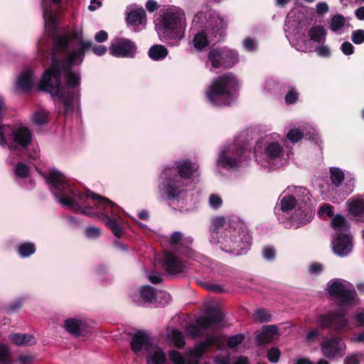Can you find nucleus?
Returning <instances> with one entry per match:
<instances>
[{
  "mask_svg": "<svg viewBox=\"0 0 364 364\" xmlns=\"http://www.w3.org/2000/svg\"><path fill=\"white\" fill-rule=\"evenodd\" d=\"M60 1L61 0H52L53 8L48 6L46 1H43L42 4L45 26L50 34H53L56 28L57 9L58 8V4Z\"/></svg>",
  "mask_w": 364,
  "mask_h": 364,
  "instance_id": "6ab92c4d",
  "label": "nucleus"
},
{
  "mask_svg": "<svg viewBox=\"0 0 364 364\" xmlns=\"http://www.w3.org/2000/svg\"><path fill=\"white\" fill-rule=\"evenodd\" d=\"M298 99V94L293 90H290L285 97V101L287 104H293Z\"/></svg>",
  "mask_w": 364,
  "mask_h": 364,
  "instance_id": "e2e57ef3",
  "label": "nucleus"
},
{
  "mask_svg": "<svg viewBox=\"0 0 364 364\" xmlns=\"http://www.w3.org/2000/svg\"><path fill=\"white\" fill-rule=\"evenodd\" d=\"M226 25L220 15L215 11L208 9L196 14L193 19L191 30L195 31L193 45L196 50L200 51L205 48L211 41V37L223 29Z\"/></svg>",
  "mask_w": 364,
  "mask_h": 364,
  "instance_id": "39448f33",
  "label": "nucleus"
},
{
  "mask_svg": "<svg viewBox=\"0 0 364 364\" xmlns=\"http://www.w3.org/2000/svg\"><path fill=\"white\" fill-rule=\"evenodd\" d=\"M171 243L174 245L178 244L187 245L192 243V239L191 237L183 238L181 232H176L171 235Z\"/></svg>",
  "mask_w": 364,
  "mask_h": 364,
  "instance_id": "4c0bfd02",
  "label": "nucleus"
},
{
  "mask_svg": "<svg viewBox=\"0 0 364 364\" xmlns=\"http://www.w3.org/2000/svg\"><path fill=\"white\" fill-rule=\"evenodd\" d=\"M295 46L298 50L303 51V52H306L309 49L306 41H299L296 38Z\"/></svg>",
  "mask_w": 364,
  "mask_h": 364,
  "instance_id": "338daca9",
  "label": "nucleus"
},
{
  "mask_svg": "<svg viewBox=\"0 0 364 364\" xmlns=\"http://www.w3.org/2000/svg\"><path fill=\"white\" fill-rule=\"evenodd\" d=\"M279 336L278 328L275 325L264 326L257 335L256 339L259 345L266 344Z\"/></svg>",
  "mask_w": 364,
  "mask_h": 364,
  "instance_id": "b1692460",
  "label": "nucleus"
},
{
  "mask_svg": "<svg viewBox=\"0 0 364 364\" xmlns=\"http://www.w3.org/2000/svg\"><path fill=\"white\" fill-rule=\"evenodd\" d=\"M242 46L246 50L252 52L257 49V43L254 39L246 38L243 41Z\"/></svg>",
  "mask_w": 364,
  "mask_h": 364,
  "instance_id": "8fccbe9b",
  "label": "nucleus"
},
{
  "mask_svg": "<svg viewBox=\"0 0 364 364\" xmlns=\"http://www.w3.org/2000/svg\"><path fill=\"white\" fill-rule=\"evenodd\" d=\"M85 234L90 239H95L100 236L101 230L99 228L90 226L85 230Z\"/></svg>",
  "mask_w": 364,
  "mask_h": 364,
  "instance_id": "de8ad7c7",
  "label": "nucleus"
},
{
  "mask_svg": "<svg viewBox=\"0 0 364 364\" xmlns=\"http://www.w3.org/2000/svg\"><path fill=\"white\" fill-rule=\"evenodd\" d=\"M238 89V80L231 73H227L215 78L205 92L210 103L214 106L229 105L235 97Z\"/></svg>",
  "mask_w": 364,
  "mask_h": 364,
  "instance_id": "0eeeda50",
  "label": "nucleus"
},
{
  "mask_svg": "<svg viewBox=\"0 0 364 364\" xmlns=\"http://www.w3.org/2000/svg\"><path fill=\"white\" fill-rule=\"evenodd\" d=\"M244 339V336L242 334H237L231 336L228 339V345L230 348H233L242 343Z\"/></svg>",
  "mask_w": 364,
  "mask_h": 364,
  "instance_id": "3c124183",
  "label": "nucleus"
},
{
  "mask_svg": "<svg viewBox=\"0 0 364 364\" xmlns=\"http://www.w3.org/2000/svg\"><path fill=\"white\" fill-rule=\"evenodd\" d=\"M9 338L18 346H32L36 343V338L28 333H12L9 335Z\"/></svg>",
  "mask_w": 364,
  "mask_h": 364,
  "instance_id": "cd10ccee",
  "label": "nucleus"
},
{
  "mask_svg": "<svg viewBox=\"0 0 364 364\" xmlns=\"http://www.w3.org/2000/svg\"><path fill=\"white\" fill-rule=\"evenodd\" d=\"M0 364H11L9 348L5 345H0Z\"/></svg>",
  "mask_w": 364,
  "mask_h": 364,
  "instance_id": "79ce46f5",
  "label": "nucleus"
},
{
  "mask_svg": "<svg viewBox=\"0 0 364 364\" xmlns=\"http://www.w3.org/2000/svg\"><path fill=\"white\" fill-rule=\"evenodd\" d=\"M253 317L255 321L259 323L268 322L271 320V315L269 311L263 309L256 310Z\"/></svg>",
  "mask_w": 364,
  "mask_h": 364,
  "instance_id": "58836bf2",
  "label": "nucleus"
},
{
  "mask_svg": "<svg viewBox=\"0 0 364 364\" xmlns=\"http://www.w3.org/2000/svg\"><path fill=\"white\" fill-rule=\"evenodd\" d=\"M331 246L336 255L346 257L353 250L352 237L350 234L334 236L331 241Z\"/></svg>",
  "mask_w": 364,
  "mask_h": 364,
  "instance_id": "a211bd4d",
  "label": "nucleus"
},
{
  "mask_svg": "<svg viewBox=\"0 0 364 364\" xmlns=\"http://www.w3.org/2000/svg\"><path fill=\"white\" fill-rule=\"evenodd\" d=\"M360 355L353 354L346 357L344 359V364H359Z\"/></svg>",
  "mask_w": 364,
  "mask_h": 364,
  "instance_id": "052dcab7",
  "label": "nucleus"
},
{
  "mask_svg": "<svg viewBox=\"0 0 364 364\" xmlns=\"http://www.w3.org/2000/svg\"><path fill=\"white\" fill-rule=\"evenodd\" d=\"M328 291L342 306L353 305L358 301L353 286L347 281L338 279L330 281L328 283Z\"/></svg>",
  "mask_w": 364,
  "mask_h": 364,
  "instance_id": "9b49d317",
  "label": "nucleus"
},
{
  "mask_svg": "<svg viewBox=\"0 0 364 364\" xmlns=\"http://www.w3.org/2000/svg\"><path fill=\"white\" fill-rule=\"evenodd\" d=\"M210 242L220 248L235 255L246 252L250 245V237L243 229L237 230L230 228L223 217L213 220L210 228Z\"/></svg>",
  "mask_w": 364,
  "mask_h": 364,
  "instance_id": "7ed1b4c3",
  "label": "nucleus"
},
{
  "mask_svg": "<svg viewBox=\"0 0 364 364\" xmlns=\"http://www.w3.org/2000/svg\"><path fill=\"white\" fill-rule=\"evenodd\" d=\"M304 132L297 129H291L287 134V139L293 143L299 141L303 136Z\"/></svg>",
  "mask_w": 364,
  "mask_h": 364,
  "instance_id": "37998d69",
  "label": "nucleus"
},
{
  "mask_svg": "<svg viewBox=\"0 0 364 364\" xmlns=\"http://www.w3.org/2000/svg\"><path fill=\"white\" fill-rule=\"evenodd\" d=\"M176 169L180 178L176 175V170L166 168L161 173V190L170 200H178L184 192L181 179H188L198 170V166L189 160H183L176 164Z\"/></svg>",
  "mask_w": 364,
  "mask_h": 364,
  "instance_id": "423d86ee",
  "label": "nucleus"
},
{
  "mask_svg": "<svg viewBox=\"0 0 364 364\" xmlns=\"http://www.w3.org/2000/svg\"><path fill=\"white\" fill-rule=\"evenodd\" d=\"M318 214L320 215L326 214L327 216L331 217L333 215V207L330 204L325 203L319 208Z\"/></svg>",
  "mask_w": 364,
  "mask_h": 364,
  "instance_id": "6e6d98bb",
  "label": "nucleus"
},
{
  "mask_svg": "<svg viewBox=\"0 0 364 364\" xmlns=\"http://www.w3.org/2000/svg\"><path fill=\"white\" fill-rule=\"evenodd\" d=\"M288 194L292 195L294 198H297L299 201L306 203L310 200L309 191L304 187H288Z\"/></svg>",
  "mask_w": 364,
  "mask_h": 364,
  "instance_id": "c85d7f7f",
  "label": "nucleus"
},
{
  "mask_svg": "<svg viewBox=\"0 0 364 364\" xmlns=\"http://www.w3.org/2000/svg\"><path fill=\"white\" fill-rule=\"evenodd\" d=\"M223 318V313L218 309L208 310L207 315L197 319L196 325L188 328V333L193 338L199 337L203 334V331L211 328L213 324L220 323Z\"/></svg>",
  "mask_w": 364,
  "mask_h": 364,
  "instance_id": "ddd939ff",
  "label": "nucleus"
},
{
  "mask_svg": "<svg viewBox=\"0 0 364 364\" xmlns=\"http://www.w3.org/2000/svg\"><path fill=\"white\" fill-rule=\"evenodd\" d=\"M276 255L275 250L270 247H265L262 250V256L267 260H272Z\"/></svg>",
  "mask_w": 364,
  "mask_h": 364,
  "instance_id": "603ef678",
  "label": "nucleus"
},
{
  "mask_svg": "<svg viewBox=\"0 0 364 364\" xmlns=\"http://www.w3.org/2000/svg\"><path fill=\"white\" fill-rule=\"evenodd\" d=\"M330 178L332 184L334 185L336 187H338L343 181L345 175L341 169L338 168H331Z\"/></svg>",
  "mask_w": 364,
  "mask_h": 364,
  "instance_id": "f704fd0d",
  "label": "nucleus"
},
{
  "mask_svg": "<svg viewBox=\"0 0 364 364\" xmlns=\"http://www.w3.org/2000/svg\"><path fill=\"white\" fill-rule=\"evenodd\" d=\"M341 50L345 55H351L354 52V47L350 43L344 42L341 45Z\"/></svg>",
  "mask_w": 364,
  "mask_h": 364,
  "instance_id": "680f3d73",
  "label": "nucleus"
},
{
  "mask_svg": "<svg viewBox=\"0 0 364 364\" xmlns=\"http://www.w3.org/2000/svg\"><path fill=\"white\" fill-rule=\"evenodd\" d=\"M164 266L166 272L173 274L183 272L186 267L184 263L169 252L166 253Z\"/></svg>",
  "mask_w": 364,
  "mask_h": 364,
  "instance_id": "412c9836",
  "label": "nucleus"
},
{
  "mask_svg": "<svg viewBox=\"0 0 364 364\" xmlns=\"http://www.w3.org/2000/svg\"><path fill=\"white\" fill-rule=\"evenodd\" d=\"M36 247L33 243L26 242L21 244L18 247V252L22 257H27L33 255Z\"/></svg>",
  "mask_w": 364,
  "mask_h": 364,
  "instance_id": "e433bc0d",
  "label": "nucleus"
},
{
  "mask_svg": "<svg viewBox=\"0 0 364 364\" xmlns=\"http://www.w3.org/2000/svg\"><path fill=\"white\" fill-rule=\"evenodd\" d=\"M238 62L235 51L228 48H213L208 55L206 66L210 71L218 68H230Z\"/></svg>",
  "mask_w": 364,
  "mask_h": 364,
  "instance_id": "f8f14e48",
  "label": "nucleus"
},
{
  "mask_svg": "<svg viewBox=\"0 0 364 364\" xmlns=\"http://www.w3.org/2000/svg\"><path fill=\"white\" fill-rule=\"evenodd\" d=\"M220 337L214 336L208 338L203 342L197 344L193 349L191 351V355L196 358H200L203 355L206 349H208L213 344L220 343Z\"/></svg>",
  "mask_w": 364,
  "mask_h": 364,
  "instance_id": "bb28decb",
  "label": "nucleus"
},
{
  "mask_svg": "<svg viewBox=\"0 0 364 364\" xmlns=\"http://www.w3.org/2000/svg\"><path fill=\"white\" fill-rule=\"evenodd\" d=\"M316 52L321 57H328L331 55V50L326 46H321L316 48Z\"/></svg>",
  "mask_w": 364,
  "mask_h": 364,
  "instance_id": "13d9d810",
  "label": "nucleus"
},
{
  "mask_svg": "<svg viewBox=\"0 0 364 364\" xmlns=\"http://www.w3.org/2000/svg\"><path fill=\"white\" fill-rule=\"evenodd\" d=\"M323 271V267L319 263H311L309 266V272L311 274L317 275Z\"/></svg>",
  "mask_w": 364,
  "mask_h": 364,
  "instance_id": "4d7b16f0",
  "label": "nucleus"
},
{
  "mask_svg": "<svg viewBox=\"0 0 364 364\" xmlns=\"http://www.w3.org/2000/svg\"><path fill=\"white\" fill-rule=\"evenodd\" d=\"M131 347L134 353L146 352L147 364H164L166 361V353L151 341L146 333H135L131 341Z\"/></svg>",
  "mask_w": 364,
  "mask_h": 364,
  "instance_id": "1a4fd4ad",
  "label": "nucleus"
},
{
  "mask_svg": "<svg viewBox=\"0 0 364 364\" xmlns=\"http://www.w3.org/2000/svg\"><path fill=\"white\" fill-rule=\"evenodd\" d=\"M48 112L46 110H40L33 114L32 122L36 125H42L47 122Z\"/></svg>",
  "mask_w": 364,
  "mask_h": 364,
  "instance_id": "a19ab883",
  "label": "nucleus"
},
{
  "mask_svg": "<svg viewBox=\"0 0 364 364\" xmlns=\"http://www.w3.org/2000/svg\"><path fill=\"white\" fill-rule=\"evenodd\" d=\"M351 38L355 44H362L364 42V30L358 29L353 31Z\"/></svg>",
  "mask_w": 364,
  "mask_h": 364,
  "instance_id": "09e8293b",
  "label": "nucleus"
},
{
  "mask_svg": "<svg viewBox=\"0 0 364 364\" xmlns=\"http://www.w3.org/2000/svg\"><path fill=\"white\" fill-rule=\"evenodd\" d=\"M46 179L60 203L70 206L81 214L106 220V225L114 235L117 237H121L122 229L119 220L112 211L113 208L117 207L114 203L92 191L76 193L65 176L57 170L50 171Z\"/></svg>",
  "mask_w": 364,
  "mask_h": 364,
  "instance_id": "f03ea898",
  "label": "nucleus"
},
{
  "mask_svg": "<svg viewBox=\"0 0 364 364\" xmlns=\"http://www.w3.org/2000/svg\"><path fill=\"white\" fill-rule=\"evenodd\" d=\"M139 294L142 300L146 302H152L156 296L155 289L151 286L141 287Z\"/></svg>",
  "mask_w": 364,
  "mask_h": 364,
  "instance_id": "c9c22d12",
  "label": "nucleus"
},
{
  "mask_svg": "<svg viewBox=\"0 0 364 364\" xmlns=\"http://www.w3.org/2000/svg\"><path fill=\"white\" fill-rule=\"evenodd\" d=\"M147 277L149 280L153 284H159L162 280L159 273L149 272Z\"/></svg>",
  "mask_w": 364,
  "mask_h": 364,
  "instance_id": "69168bd1",
  "label": "nucleus"
},
{
  "mask_svg": "<svg viewBox=\"0 0 364 364\" xmlns=\"http://www.w3.org/2000/svg\"><path fill=\"white\" fill-rule=\"evenodd\" d=\"M309 35L310 39L316 43H323L326 39V31L321 26H312L309 31Z\"/></svg>",
  "mask_w": 364,
  "mask_h": 364,
  "instance_id": "2f4dec72",
  "label": "nucleus"
},
{
  "mask_svg": "<svg viewBox=\"0 0 364 364\" xmlns=\"http://www.w3.org/2000/svg\"><path fill=\"white\" fill-rule=\"evenodd\" d=\"M108 38V34L105 31H100L95 35V40L98 43H102L107 41Z\"/></svg>",
  "mask_w": 364,
  "mask_h": 364,
  "instance_id": "0e129e2a",
  "label": "nucleus"
},
{
  "mask_svg": "<svg viewBox=\"0 0 364 364\" xmlns=\"http://www.w3.org/2000/svg\"><path fill=\"white\" fill-rule=\"evenodd\" d=\"M345 23V18L340 14H336L331 18V28L333 31L337 32L344 26Z\"/></svg>",
  "mask_w": 364,
  "mask_h": 364,
  "instance_id": "ea45409f",
  "label": "nucleus"
},
{
  "mask_svg": "<svg viewBox=\"0 0 364 364\" xmlns=\"http://www.w3.org/2000/svg\"><path fill=\"white\" fill-rule=\"evenodd\" d=\"M136 50L134 43L127 38H116L112 41L109 47L111 55L121 58H133Z\"/></svg>",
  "mask_w": 364,
  "mask_h": 364,
  "instance_id": "f3484780",
  "label": "nucleus"
},
{
  "mask_svg": "<svg viewBox=\"0 0 364 364\" xmlns=\"http://www.w3.org/2000/svg\"><path fill=\"white\" fill-rule=\"evenodd\" d=\"M127 21L131 26H145L146 14L144 9L139 8L130 11L127 16Z\"/></svg>",
  "mask_w": 364,
  "mask_h": 364,
  "instance_id": "393cba45",
  "label": "nucleus"
},
{
  "mask_svg": "<svg viewBox=\"0 0 364 364\" xmlns=\"http://www.w3.org/2000/svg\"><path fill=\"white\" fill-rule=\"evenodd\" d=\"M35 78L31 69L24 70L18 77L16 88L20 91H28L34 85Z\"/></svg>",
  "mask_w": 364,
  "mask_h": 364,
  "instance_id": "5701e85b",
  "label": "nucleus"
},
{
  "mask_svg": "<svg viewBox=\"0 0 364 364\" xmlns=\"http://www.w3.org/2000/svg\"><path fill=\"white\" fill-rule=\"evenodd\" d=\"M311 218V212L309 208L305 209L301 213V218L294 215L291 218L292 226L297 228L301 225H305L310 222Z\"/></svg>",
  "mask_w": 364,
  "mask_h": 364,
  "instance_id": "7c9ffc66",
  "label": "nucleus"
},
{
  "mask_svg": "<svg viewBox=\"0 0 364 364\" xmlns=\"http://www.w3.org/2000/svg\"><path fill=\"white\" fill-rule=\"evenodd\" d=\"M346 208L357 221L364 222V195L349 198L346 202Z\"/></svg>",
  "mask_w": 364,
  "mask_h": 364,
  "instance_id": "aec40b11",
  "label": "nucleus"
},
{
  "mask_svg": "<svg viewBox=\"0 0 364 364\" xmlns=\"http://www.w3.org/2000/svg\"><path fill=\"white\" fill-rule=\"evenodd\" d=\"M244 150V148L236 144L228 145L220 151L218 165L226 168L238 167L241 164V156Z\"/></svg>",
  "mask_w": 364,
  "mask_h": 364,
  "instance_id": "4468645a",
  "label": "nucleus"
},
{
  "mask_svg": "<svg viewBox=\"0 0 364 364\" xmlns=\"http://www.w3.org/2000/svg\"><path fill=\"white\" fill-rule=\"evenodd\" d=\"M168 55V50L162 45H154L149 50V56L154 60L164 59Z\"/></svg>",
  "mask_w": 364,
  "mask_h": 364,
  "instance_id": "c756f323",
  "label": "nucleus"
},
{
  "mask_svg": "<svg viewBox=\"0 0 364 364\" xmlns=\"http://www.w3.org/2000/svg\"><path fill=\"white\" fill-rule=\"evenodd\" d=\"M156 26L164 30L175 39H181L186 27L184 11L176 6H167L160 9L155 20Z\"/></svg>",
  "mask_w": 364,
  "mask_h": 364,
  "instance_id": "6e6552de",
  "label": "nucleus"
},
{
  "mask_svg": "<svg viewBox=\"0 0 364 364\" xmlns=\"http://www.w3.org/2000/svg\"><path fill=\"white\" fill-rule=\"evenodd\" d=\"M354 321L356 325L359 327L364 326V311H357L354 316Z\"/></svg>",
  "mask_w": 364,
  "mask_h": 364,
  "instance_id": "bf43d9fd",
  "label": "nucleus"
},
{
  "mask_svg": "<svg viewBox=\"0 0 364 364\" xmlns=\"http://www.w3.org/2000/svg\"><path fill=\"white\" fill-rule=\"evenodd\" d=\"M281 352L277 348H271L267 355V357L269 362L277 363L280 358Z\"/></svg>",
  "mask_w": 364,
  "mask_h": 364,
  "instance_id": "49530a36",
  "label": "nucleus"
},
{
  "mask_svg": "<svg viewBox=\"0 0 364 364\" xmlns=\"http://www.w3.org/2000/svg\"><path fill=\"white\" fill-rule=\"evenodd\" d=\"M6 109L4 99L0 96V146L9 149L11 154L28 149L33 139L32 131L22 123L2 124Z\"/></svg>",
  "mask_w": 364,
  "mask_h": 364,
  "instance_id": "20e7f679",
  "label": "nucleus"
},
{
  "mask_svg": "<svg viewBox=\"0 0 364 364\" xmlns=\"http://www.w3.org/2000/svg\"><path fill=\"white\" fill-rule=\"evenodd\" d=\"M29 169L28 166L23 163H18L14 168L16 176L19 178H25L28 174Z\"/></svg>",
  "mask_w": 364,
  "mask_h": 364,
  "instance_id": "c03bdc74",
  "label": "nucleus"
},
{
  "mask_svg": "<svg viewBox=\"0 0 364 364\" xmlns=\"http://www.w3.org/2000/svg\"><path fill=\"white\" fill-rule=\"evenodd\" d=\"M166 338L171 344L177 347L183 346L185 343L182 333L176 329L168 331Z\"/></svg>",
  "mask_w": 364,
  "mask_h": 364,
  "instance_id": "473e14b6",
  "label": "nucleus"
},
{
  "mask_svg": "<svg viewBox=\"0 0 364 364\" xmlns=\"http://www.w3.org/2000/svg\"><path fill=\"white\" fill-rule=\"evenodd\" d=\"M296 203V199L292 195L287 194L281 198V210L282 212L288 213L295 208Z\"/></svg>",
  "mask_w": 364,
  "mask_h": 364,
  "instance_id": "72a5a7b5",
  "label": "nucleus"
},
{
  "mask_svg": "<svg viewBox=\"0 0 364 364\" xmlns=\"http://www.w3.org/2000/svg\"><path fill=\"white\" fill-rule=\"evenodd\" d=\"M146 8L149 12H154L158 9L159 4L154 0H148L146 3Z\"/></svg>",
  "mask_w": 364,
  "mask_h": 364,
  "instance_id": "774afa93",
  "label": "nucleus"
},
{
  "mask_svg": "<svg viewBox=\"0 0 364 364\" xmlns=\"http://www.w3.org/2000/svg\"><path fill=\"white\" fill-rule=\"evenodd\" d=\"M35 356L29 353L21 354L16 360V364H33Z\"/></svg>",
  "mask_w": 364,
  "mask_h": 364,
  "instance_id": "a18cd8bd",
  "label": "nucleus"
},
{
  "mask_svg": "<svg viewBox=\"0 0 364 364\" xmlns=\"http://www.w3.org/2000/svg\"><path fill=\"white\" fill-rule=\"evenodd\" d=\"M85 322L80 318H70L65 321L64 328L70 334L79 336L86 331Z\"/></svg>",
  "mask_w": 364,
  "mask_h": 364,
  "instance_id": "4be33fe9",
  "label": "nucleus"
},
{
  "mask_svg": "<svg viewBox=\"0 0 364 364\" xmlns=\"http://www.w3.org/2000/svg\"><path fill=\"white\" fill-rule=\"evenodd\" d=\"M320 346L322 354L329 359L341 358L346 350V345L340 337L325 338Z\"/></svg>",
  "mask_w": 364,
  "mask_h": 364,
  "instance_id": "2eb2a0df",
  "label": "nucleus"
},
{
  "mask_svg": "<svg viewBox=\"0 0 364 364\" xmlns=\"http://www.w3.org/2000/svg\"><path fill=\"white\" fill-rule=\"evenodd\" d=\"M54 46L51 65L42 76L40 87L58 97L67 111L72 110L77 95L75 89L80 85V74L73 67L82 63L85 51L92 43L84 41L82 31L67 32L55 38Z\"/></svg>",
  "mask_w": 364,
  "mask_h": 364,
  "instance_id": "f257e3e1",
  "label": "nucleus"
},
{
  "mask_svg": "<svg viewBox=\"0 0 364 364\" xmlns=\"http://www.w3.org/2000/svg\"><path fill=\"white\" fill-rule=\"evenodd\" d=\"M315 9L317 15L323 16V14L328 13L329 8L326 2L321 1L316 4Z\"/></svg>",
  "mask_w": 364,
  "mask_h": 364,
  "instance_id": "5fc2aeb1",
  "label": "nucleus"
},
{
  "mask_svg": "<svg viewBox=\"0 0 364 364\" xmlns=\"http://www.w3.org/2000/svg\"><path fill=\"white\" fill-rule=\"evenodd\" d=\"M279 134L272 133L266 135L261 142L265 146L264 155L267 163L277 167L283 166L289 159L288 156H284V149L279 143Z\"/></svg>",
  "mask_w": 364,
  "mask_h": 364,
  "instance_id": "9d476101",
  "label": "nucleus"
},
{
  "mask_svg": "<svg viewBox=\"0 0 364 364\" xmlns=\"http://www.w3.org/2000/svg\"><path fill=\"white\" fill-rule=\"evenodd\" d=\"M209 204L213 208L217 209L222 205L223 200L218 196L211 195L209 198Z\"/></svg>",
  "mask_w": 364,
  "mask_h": 364,
  "instance_id": "864d4df0",
  "label": "nucleus"
},
{
  "mask_svg": "<svg viewBox=\"0 0 364 364\" xmlns=\"http://www.w3.org/2000/svg\"><path fill=\"white\" fill-rule=\"evenodd\" d=\"M346 310L341 309L338 311H332L321 315L319 325L323 328L331 327L334 330H341L348 326L349 322L346 317Z\"/></svg>",
  "mask_w": 364,
  "mask_h": 364,
  "instance_id": "dca6fc26",
  "label": "nucleus"
},
{
  "mask_svg": "<svg viewBox=\"0 0 364 364\" xmlns=\"http://www.w3.org/2000/svg\"><path fill=\"white\" fill-rule=\"evenodd\" d=\"M331 225L335 231V236L349 233V223L344 216L336 215L332 219Z\"/></svg>",
  "mask_w": 364,
  "mask_h": 364,
  "instance_id": "a878e982",
  "label": "nucleus"
}]
</instances>
